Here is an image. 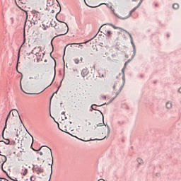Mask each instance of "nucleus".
Masks as SVG:
<instances>
[{
    "label": "nucleus",
    "instance_id": "44",
    "mask_svg": "<svg viewBox=\"0 0 181 181\" xmlns=\"http://www.w3.org/2000/svg\"><path fill=\"white\" fill-rule=\"evenodd\" d=\"M88 1H91V0H88Z\"/></svg>",
    "mask_w": 181,
    "mask_h": 181
},
{
    "label": "nucleus",
    "instance_id": "37",
    "mask_svg": "<svg viewBox=\"0 0 181 181\" xmlns=\"http://www.w3.org/2000/svg\"><path fill=\"white\" fill-rule=\"evenodd\" d=\"M67 46H71V44L68 45Z\"/></svg>",
    "mask_w": 181,
    "mask_h": 181
},
{
    "label": "nucleus",
    "instance_id": "15",
    "mask_svg": "<svg viewBox=\"0 0 181 181\" xmlns=\"http://www.w3.org/2000/svg\"><path fill=\"white\" fill-rule=\"evenodd\" d=\"M35 177L32 176L30 177V178L29 179L30 181H35ZM42 181H50V177L49 178H47V180H42Z\"/></svg>",
    "mask_w": 181,
    "mask_h": 181
},
{
    "label": "nucleus",
    "instance_id": "41",
    "mask_svg": "<svg viewBox=\"0 0 181 181\" xmlns=\"http://www.w3.org/2000/svg\"><path fill=\"white\" fill-rule=\"evenodd\" d=\"M17 6H18V8H19V6H18V5H17Z\"/></svg>",
    "mask_w": 181,
    "mask_h": 181
},
{
    "label": "nucleus",
    "instance_id": "2",
    "mask_svg": "<svg viewBox=\"0 0 181 181\" xmlns=\"http://www.w3.org/2000/svg\"><path fill=\"white\" fill-rule=\"evenodd\" d=\"M43 16L44 14H42L41 13L33 10L30 12L29 17L31 18V23H33V25H37V22L39 21L40 22L43 21Z\"/></svg>",
    "mask_w": 181,
    "mask_h": 181
},
{
    "label": "nucleus",
    "instance_id": "29",
    "mask_svg": "<svg viewBox=\"0 0 181 181\" xmlns=\"http://www.w3.org/2000/svg\"><path fill=\"white\" fill-rule=\"evenodd\" d=\"M80 62H81V63H83V57L80 58Z\"/></svg>",
    "mask_w": 181,
    "mask_h": 181
},
{
    "label": "nucleus",
    "instance_id": "24",
    "mask_svg": "<svg viewBox=\"0 0 181 181\" xmlns=\"http://www.w3.org/2000/svg\"><path fill=\"white\" fill-rule=\"evenodd\" d=\"M109 8H110V9H111L112 13H115V10L114 9V8H112V6H110Z\"/></svg>",
    "mask_w": 181,
    "mask_h": 181
},
{
    "label": "nucleus",
    "instance_id": "30",
    "mask_svg": "<svg viewBox=\"0 0 181 181\" xmlns=\"http://www.w3.org/2000/svg\"><path fill=\"white\" fill-rule=\"evenodd\" d=\"M29 134V135L31 136V138H32V139H33V136H32V134H30V133H28Z\"/></svg>",
    "mask_w": 181,
    "mask_h": 181
},
{
    "label": "nucleus",
    "instance_id": "34",
    "mask_svg": "<svg viewBox=\"0 0 181 181\" xmlns=\"http://www.w3.org/2000/svg\"><path fill=\"white\" fill-rule=\"evenodd\" d=\"M64 114H66L65 112H62V115H64Z\"/></svg>",
    "mask_w": 181,
    "mask_h": 181
},
{
    "label": "nucleus",
    "instance_id": "36",
    "mask_svg": "<svg viewBox=\"0 0 181 181\" xmlns=\"http://www.w3.org/2000/svg\"><path fill=\"white\" fill-rule=\"evenodd\" d=\"M115 54H112V57H115Z\"/></svg>",
    "mask_w": 181,
    "mask_h": 181
},
{
    "label": "nucleus",
    "instance_id": "33",
    "mask_svg": "<svg viewBox=\"0 0 181 181\" xmlns=\"http://www.w3.org/2000/svg\"><path fill=\"white\" fill-rule=\"evenodd\" d=\"M178 91H179V93H181V87L179 88Z\"/></svg>",
    "mask_w": 181,
    "mask_h": 181
},
{
    "label": "nucleus",
    "instance_id": "5",
    "mask_svg": "<svg viewBox=\"0 0 181 181\" xmlns=\"http://www.w3.org/2000/svg\"><path fill=\"white\" fill-rule=\"evenodd\" d=\"M31 86H32V81H30L25 83L23 86V88L21 86L22 91L25 94H33L32 88L30 87Z\"/></svg>",
    "mask_w": 181,
    "mask_h": 181
},
{
    "label": "nucleus",
    "instance_id": "17",
    "mask_svg": "<svg viewBox=\"0 0 181 181\" xmlns=\"http://www.w3.org/2000/svg\"><path fill=\"white\" fill-rule=\"evenodd\" d=\"M22 170H23V172L21 173L22 175H23V176H26V175L28 174V169L24 168Z\"/></svg>",
    "mask_w": 181,
    "mask_h": 181
},
{
    "label": "nucleus",
    "instance_id": "3",
    "mask_svg": "<svg viewBox=\"0 0 181 181\" xmlns=\"http://www.w3.org/2000/svg\"><path fill=\"white\" fill-rule=\"evenodd\" d=\"M18 117H19V119L22 122V119H21V116H19V112L16 110V109H13L11 110L8 115H7L4 131H5V128H6V124L8 123V119L11 118V121H13V119H15V118H18Z\"/></svg>",
    "mask_w": 181,
    "mask_h": 181
},
{
    "label": "nucleus",
    "instance_id": "13",
    "mask_svg": "<svg viewBox=\"0 0 181 181\" xmlns=\"http://www.w3.org/2000/svg\"><path fill=\"white\" fill-rule=\"evenodd\" d=\"M62 128H64V130H62L63 132H66L67 134V132H69V129L66 126V124H62Z\"/></svg>",
    "mask_w": 181,
    "mask_h": 181
},
{
    "label": "nucleus",
    "instance_id": "7",
    "mask_svg": "<svg viewBox=\"0 0 181 181\" xmlns=\"http://www.w3.org/2000/svg\"><path fill=\"white\" fill-rule=\"evenodd\" d=\"M33 170L35 173H37V175H40V173H43V172H45V170L43 168H42V165H33Z\"/></svg>",
    "mask_w": 181,
    "mask_h": 181
},
{
    "label": "nucleus",
    "instance_id": "12",
    "mask_svg": "<svg viewBox=\"0 0 181 181\" xmlns=\"http://www.w3.org/2000/svg\"><path fill=\"white\" fill-rule=\"evenodd\" d=\"M88 75V69H83L81 71V76L82 77H86V76Z\"/></svg>",
    "mask_w": 181,
    "mask_h": 181
},
{
    "label": "nucleus",
    "instance_id": "11",
    "mask_svg": "<svg viewBox=\"0 0 181 181\" xmlns=\"http://www.w3.org/2000/svg\"><path fill=\"white\" fill-rule=\"evenodd\" d=\"M102 105H104V104L99 105H95V104H93V105H92L91 107H90V108H91L90 111H93H93H99V112H100L101 114H103V113L101 112V111L97 110V108H94V107H101Z\"/></svg>",
    "mask_w": 181,
    "mask_h": 181
},
{
    "label": "nucleus",
    "instance_id": "31",
    "mask_svg": "<svg viewBox=\"0 0 181 181\" xmlns=\"http://www.w3.org/2000/svg\"><path fill=\"white\" fill-rule=\"evenodd\" d=\"M102 5H106L107 6H108V4H102Z\"/></svg>",
    "mask_w": 181,
    "mask_h": 181
},
{
    "label": "nucleus",
    "instance_id": "4",
    "mask_svg": "<svg viewBox=\"0 0 181 181\" xmlns=\"http://www.w3.org/2000/svg\"><path fill=\"white\" fill-rule=\"evenodd\" d=\"M138 8H139V4L137 6L134 7L129 12L123 11L119 16H118V17L120 19H128V18H129V16H131L132 15V13H134V12H135V11H136V9H138Z\"/></svg>",
    "mask_w": 181,
    "mask_h": 181
},
{
    "label": "nucleus",
    "instance_id": "27",
    "mask_svg": "<svg viewBox=\"0 0 181 181\" xmlns=\"http://www.w3.org/2000/svg\"><path fill=\"white\" fill-rule=\"evenodd\" d=\"M12 180H13V181H21V179L18 180V178H14V179H12Z\"/></svg>",
    "mask_w": 181,
    "mask_h": 181
},
{
    "label": "nucleus",
    "instance_id": "6",
    "mask_svg": "<svg viewBox=\"0 0 181 181\" xmlns=\"http://www.w3.org/2000/svg\"><path fill=\"white\" fill-rule=\"evenodd\" d=\"M122 83L119 81L115 82V83L113 85V91L115 93L116 95H118L119 93H121V90H122Z\"/></svg>",
    "mask_w": 181,
    "mask_h": 181
},
{
    "label": "nucleus",
    "instance_id": "39",
    "mask_svg": "<svg viewBox=\"0 0 181 181\" xmlns=\"http://www.w3.org/2000/svg\"><path fill=\"white\" fill-rule=\"evenodd\" d=\"M27 17H28V13H26Z\"/></svg>",
    "mask_w": 181,
    "mask_h": 181
},
{
    "label": "nucleus",
    "instance_id": "19",
    "mask_svg": "<svg viewBox=\"0 0 181 181\" xmlns=\"http://www.w3.org/2000/svg\"><path fill=\"white\" fill-rule=\"evenodd\" d=\"M173 8L174 9H179V4H174L173 5Z\"/></svg>",
    "mask_w": 181,
    "mask_h": 181
},
{
    "label": "nucleus",
    "instance_id": "21",
    "mask_svg": "<svg viewBox=\"0 0 181 181\" xmlns=\"http://www.w3.org/2000/svg\"><path fill=\"white\" fill-rule=\"evenodd\" d=\"M20 181H30L29 178L22 177L21 179H20Z\"/></svg>",
    "mask_w": 181,
    "mask_h": 181
},
{
    "label": "nucleus",
    "instance_id": "20",
    "mask_svg": "<svg viewBox=\"0 0 181 181\" xmlns=\"http://www.w3.org/2000/svg\"><path fill=\"white\" fill-rule=\"evenodd\" d=\"M74 62L75 64H78V63H80V59H78V58H75L74 59Z\"/></svg>",
    "mask_w": 181,
    "mask_h": 181
},
{
    "label": "nucleus",
    "instance_id": "42",
    "mask_svg": "<svg viewBox=\"0 0 181 181\" xmlns=\"http://www.w3.org/2000/svg\"><path fill=\"white\" fill-rule=\"evenodd\" d=\"M17 6H18V8H19V6H18V5H17Z\"/></svg>",
    "mask_w": 181,
    "mask_h": 181
},
{
    "label": "nucleus",
    "instance_id": "22",
    "mask_svg": "<svg viewBox=\"0 0 181 181\" xmlns=\"http://www.w3.org/2000/svg\"><path fill=\"white\" fill-rule=\"evenodd\" d=\"M76 45H78L80 47H83V45H81V43H72V44H71V47H72L73 46H74Z\"/></svg>",
    "mask_w": 181,
    "mask_h": 181
},
{
    "label": "nucleus",
    "instance_id": "18",
    "mask_svg": "<svg viewBox=\"0 0 181 181\" xmlns=\"http://www.w3.org/2000/svg\"><path fill=\"white\" fill-rule=\"evenodd\" d=\"M137 162L139 163V165H142V163H144V160H142V158H137Z\"/></svg>",
    "mask_w": 181,
    "mask_h": 181
},
{
    "label": "nucleus",
    "instance_id": "10",
    "mask_svg": "<svg viewBox=\"0 0 181 181\" xmlns=\"http://www.w3.org/2000/svg\"><path fill=\"white\" fill-rule=\"evenodd\" d=\"M30 80H35V81H39V80H40V74H36L34 77H30Z\"/></svg>",
    "mask_w": 181,
    "mask_h": 181
},
{
    "label": "nucleus",
    "instance_id": "43",
    "mask_svg": "<svg viewBox=\"0 0 181 181\" xmlns=\"http://www.w3.org/2000/svg\"><path fill=\"white\" fill-rule=\"evenodd\" d=\"M17 6H18V8H19V6H18V5H17Z\"/></svg>",
    "mask_w": 181,
    "mask_h": 181
},
{
    "label": "nucleus",
    "instance_id": "1",
    "mask_svg": "<svg viewBox=\"0 0 181 181\" xmlns=\"http://www.w3.org/2000/svg\"><path fill=\"white\" fill-rule=\"evenodd\" d=\"M54 29L59 33L57 36H64L69 32V25L64 22H60L55 25Z\"/></svg>",
    "mask_w": 181,
    "mask_h": 181
},
{
    "label": "nucleus",
    "instance_id": "16",
    "mask_svg": "<svg viewBox=\"0 0 181 181\" xmlns=\"http://www.w3.org/2000/svg\"><path fill=\"white\" fill-rule=\"evenodd\" d=\"M165 107H166V108H168V110H170V108L172 107V103L168 102V103H166V105H165Z\"/></svg>",
    "mask_w": 181,
    "mask_h": 181
},
{
    "label": "nucleus",
    "instance_id": "9",
    "mask_svg": "<svg viewBox=\"0 0 181 181\" xmlns=\"http://www.w3.org/2000/svg\"><path fill=\"white\" fill-rule=\"evenodd\" d=\"M40 52H42V47H35L31 52L32 54H38Z\"/></svg>",
    "mask_w": 181,
    "mask_h": 181
},
{
    "label": "nucleus",
    "instance_id": "14",
    "mask_svg": "<svg viewBox=\"0 0 181 181\" xmlns=\"http://www.w3.org/2000/svg\"><path fill=\"white\" fill-rule=\"evenodd\" d=\"M105 33L107 37H111V36H112V33L110 30H106Z\"/></svg>",
    "mask_w": 181,
    "mask_h": 181
},
{
    "label": "nucleus",
    "instance_id": "25",
    "mask_svg": "<svg viewBox=\"0 0 181 181\" xmlns=\"http://www.w3.org/2000/svg\"><path fill=\"white\" fill-rule=\"evenodd\" d=\"M111 26L113 28V29H121L119 27H117L114 25H111Z\"/></svg>",
    "mask_w": 181,
    "mask_h": 181
},
{
    "label": "nucleus",
    "instance_id": "32",
    "mask_svg": "<svg viewBox=\"0 0 181 181\" xmlns=\"http://www.w3.org/2000/svg\"><path fill=\"white\" fill-rule=\"evenodd\" d=\"M90 8H97V6H89Z\"/></svg>",
    "mask_w": 181,
    "mask_h": 181
},
{
    "label": "nucleus",
    "instance_id": "8",
    "mask_svg": "<svg viewBox=\"0 0 181 181\" xmlns=\"http://www.w3.org/2000/svg\"><path fill=\"white\" fill-rule=\"evenodd\" d=\"M44 155L45 156H51L52 158V165H53V156H52V149H50L49 148H47L45 151L44 152Z\"/></svg>",
    "mask_w": 181,
    "mask_h": 181
},
{
    "label": "nucleus",
    "instance_id": "28",
    "mask_svg": "<svg viewBox=\"0 0 181 181\" xmlns=\"http://www.w3.org/2000/svg\"><path fill=\"white\" fill-rule=\"evenodd\" d=\"M97 127H103V123H100L99 124L97 125Z\"/></svg>",
    "mask_w": 181,
    "mask_h": 181
},
{
    "label": "nucleus",
    "instance_id": "23",
    "mask_svg": "<svg viewBox=\"0 0 181 181\" xmlns=\"http://www.w3.org/2000/svg\"><path fill=\"white\" fill-rule=\"evenodd\" d=\"M1 156H3L2 162H3V163H5V162H6V160H7V158H6V156L2 155Z\"/></svg>",
    "mask_w": 181,
    "mask_h": 181
},
{
    "label": "nucleus",
    "instance_id": "26",
    "mask_svg": "<svg viewBox=\"0 0 181 181\" xmlns=\"http://www.w3.org/2000/svg\"><path fill=\"white\" fill-rule=\"evenodd\" d=\"M25 42H26V37H25V35L24 34L23 45H25Z\"/></svg>",
    "mask_w": 181,
    "mask_h": 181
},
{
    "label": "nucleus",
    "instance_id": "38",
    "mask_svg": "<svg viewBox=\"0 0 181 181\" xmlns=\"http://www.w3.org/2000/svg\"><path fill=\"white\" fill-rule=\"evenodd\" d=\"M55 93L57 94V92H55Z\"/></svg>",
    "mask_w": 181,
    "mask_h": 181
},
{
    "label": "nucleus",
    "instance_id": "35",
    "mask_svg": "<svg viewBox=\"0 0 181 181\" xmlns=\"http://www.w3.org/2000/svg\"><path fill=\"white\" fill-rule=\"evenodd\" d=\"M40 155L42 156V155H43V152H40Z\"/></svg>",
    "mask_w": 181,
    "mask_h": 181
},
{
    "label": "nucleus",
    "instance_id": "40",
    "mask_svg": "<svg viewBox=\"0 0 181 181\" xmlns=\"http://www.w3.org/2000/svg\"><path fill=\"white\" fill-rule=\"evenodd\" d=\"M84 44H86V43H87V42H83Z\"/></svg>",
    "mask_w": 181,
    "mask_h": 181
}]
</instances>
